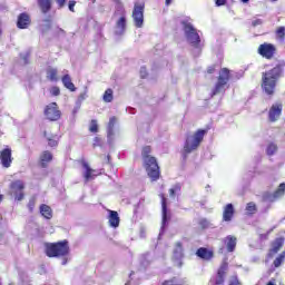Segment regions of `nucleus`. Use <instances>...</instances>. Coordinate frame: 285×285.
<instances>
[{"instance_id": "1", "label": "nucleus", "mask_w": 285, "mask_h": 285, "mask_svg": "<svg viewBox=\"0 0 285 285\" xmlns=\"http://www.w3.org/2000/svg\"><path fill=\"white\" fill-rule=\"evenodd\" d=\"M284 72V65L278 63L274 68L262 72L261 88L265 95L273 97L275 95V89L277 88V81Z\"/></svg>"}, {"instance_id": "2", "label": "nucleus", "mask_w": 285, "mask_h": 285, "mask_svg": "<svg viewBox=\"0 0 285 285\" xmlns=\"http://www.w3.org/2000/svg\"><path fill=\"white\" fill-rule=\"evenodd\" d=\"M153 147L147 145L141 149L142 166L151 181H158L161 177V170L159 169V163L157 158L151 156Z\"/></svg>"}, {"instance_id": "3", "label": "nucleus", "mask_w": 285, "mask_h": 285, "mask_svg": "<svg viewBox=\"0 0 285 285\" xmlns=\"http://www.w3.org/2000/svg\"><path fill=\"white\" fill-rule=\"evenodd\" d=\"M207 132L208 129H198L193 136H188L186 138L181 150L183 161H186V159H188V155L202 146V141H204V137H206Z\"/></svg>"}, {"instance_id": "4", "label": "nucleus", "mask_w": 285, "mask_h": 285, "mask_svg": "<svg viewBox=\"0 0 285 285\" xmlns=\"http://www.w3.org/2000/svg\"><path fill=\"white\" fill-rule=\"evenodd\" d=\"M45 254L47 257H68L70 255V245L68 239L59 240L57 243H46Z\"/></svg>"}, {"instance_id": "5", "label": "nucleus", "mask_w": 285, "mask_h": 285, "mask_svg": "<svg viewBox=\"0 0 285 285\" xmlns=\"http://www.w3.org/2000/svg\"><path fill=\"white\" fill-rule=\"evenodd\" d=\"M146 10L145 0H136L134 3V9L131 12V18L134 19V26L136 28H144V12Z\"/></svg>"}, {"instance_id": "6", "label": "nucleus", "mask_w": 285, "mask_h": 285, "mask_svg": "<svg viewBox=\"0 0 285 285\" xmlns=\"http://www.w3.org/2000/svg\"><path fill=\"white\" fill-rule=\"evenodd\" d=\"M230 81V69L228 68H222L219 70L218 80L213 89L212 95L215 97V95H219L222 90H224V86Z\"/></svg>"}, {"instance_id": "7", "label": "nucleus", "mask_w": 285, "mask_h": 285, "mask_svg": "<svg viewBox=\"0 0 285 285\" xmlns=\"http://www.w3.org/2000/svg\"><path fill=\"white\" fill-rule=\"evenodd\" d=\"M183 24H184L185 35L188 41L190 42V45L194 48H199V43H202V38L199 37L197 29H195V27H193V24L188 22H183Z\"/></svg>"}, {"instance_id": "8", "label": "nucleus", "mask_w": 285, "mask_h": 285, "mask_svg": "<svg viewBox=\"0 0 285 285\" xmlns=\"http://www.w3.org/2000/svg\"><path fill=\"white\" fill-rule=\"evenodd\" d=\"M43 115L47 121H59L62 114L57 102H50L45 107Z\"/></svg>"}, {"instance_id": "9", "label": "nucleus", "mask_w": 285, "mask_h": 285, "mask_svg": "<svg viewBox=\"0 0 285 285\" xmlns=\"http://www.w3.org/2000/svg\"><path fill=\"white\" fill-rule=\"evenodd\" d=\"M257 52L264 59H273L277 55V47L273 43L264 42L258 46Z\"/></svg>"}, {"instance_id": "10", "label": "nucleus", "mask_w": 285, "mask_h": 285, "mask_svg": "<svg viewBox=\"0 0 285 285\" xmlns=\"http://www.w3.org/2000/svg\"><path fill=\"white\" fill-rule=\"evenodd\" d=\"M226 273H228V264L223 262L217 269L216 276L209 279V284L224 285L226 282Z\"/></svg>"}, {"instance_id": "11", "label": "nucleus", "mask_w": 285, "mask_h": 285, "mask_svg": "<svg viewBox=\"0 0 285 285\" xmlns=\"http://www.w3.org/2000/svg\"><path fill=\"white\" fill-rule=\"evenodd\" d=\"M283 110H284V104H282V101H277L273 104L268 110L269 121L272 124H275V121H279Z\"/></svg>"}, {"instance_id": "12", "label": "nucleus", "mask_w": 285, "mask_h": 285, "mask_svg": "<svg viewBox=\"0 0 285 285\" xmlns=\"http://www.w3.org/2000/svg\"><path fill=\"white\" fill-rule=\"evenodd\" d=\"M12 161H14V158L12 157V148L7 146L4 149L0 150V164L2 168H10Z\"/></svg>"}, {"instance_id": "13", "label": "nucleus", "mask_w": 285, "mask_h": 285, "mask_svg": "<svg viewBox=\"0 0 285 285\" xmlns=\"http://www.w3.org/2000/svg\"><path fill=\"white\" fill-rule=\"evenodd\" d=\"M30 23H32V19H30V14L27 12H22L18 16L17 28H19V30H28Z\"/></svg>"}, {"instance_id": "14", "label": "nucleus", "mask_w": 285, "mask_h": 285, "mask_svg": "<svg viewBox=\"0 0 285 285\" xmlns=\"http://www.w3.org/2000/svg\"><path fill=\"white\" fill-rule=\"evenodd\" d=\"M196 255L199 257V259H204L205 262H210V259L215 257V252L206 247H200L196 250Z\"/></svg>"}, {"instance_id": "15", "label": "nucleus", "mask_w": 285, "mask_h": 285, "mask_svg": "<svg viewBox=\"0 0 285 285\" xmlns=\"http://www.w3.org/2000/svg\"><path fill=\"white\" fill-rule=\"evenodd\" d=\"M23 188H26V185L21 180H16L11 183V189L14 190V193H19V195L16 196L17 202H21L24 197Z\"/></svg>"}, {"instance_id": "16", "label": "nucleus", "mask_w": 285, "mask_h": 285, "mask_svg": "<svg viewBox=\"0 0 285 285\" xmlns=\"http://www.w3.org/2000/svg\"><path fill=\"white\" fill-rule=\"evenodd\" d=\"M224 244L227 248V253H235V248H237V237L228 235L224 238Z\"/></svg>"}, {"instance_id": "17", "label": "nucleus", "mask_w": 285, "mask_h": 285, "mask_svg": "<svg viewBox=\"0 0 285 285\" xmlns=\"http://www.w3.org/2000/svg\"><path fill=\"white\" fill-rule=\"evenodd\" d=\"M233 217H235V207L229 203L223 210V222H233Z\"/></svg>"}, {"instance_id": "18", "label": "nucleus", "mask_w": 285, "mask_h": 285, "mask_svg": "<svg viewBox=\"0 0 285 285\" xmlns=\"http://www.w3.org/2000/svg\"><path fill=\"white\" fill-rule=\"evenodd\" d=\"M284 246V238H276L275 242H272V248L269 249L268 257H273L276 253H279Z\"/></svg>"}, {"instance_id": "19", "label": "nucleus", "mask_w": 285, "mask_h": 285, "mask_svg": "<svg viewBox=\"0 0 285 285\" xmlns=\"http://www.w3.org/2000/svg\"><path fill=\"white\" fill-rule=\"evenodd\" d=\"M81 166L82 168H85V181H90V179H95V169L90 168V165H88V163L86 160H81Z\"/></svg>"}, {"instance_id": "20", "label": "nucleus", "mask_w": 285, "mask_h": 285, "mask_svg": "<svg viewBox=\"0 0 285 285\" xmlns=\"http://www.w3.org/2000/svg\"><path fill=\"white\" fill-rule=\"evenodd\" d=\"M52 161V153L45 150L40 155V166L41 168H48V164Z\"/></svg>"}, {"instance_id": "21", "label": "nucleus", "mask_w": 285, "mask_h": 285, "mask_svg": "<svg viewBox=\"0 0 285 285\" xmlns=\"http://www.w3.org/2000/svg\"><path fill=\"white\" fill-rule=\"evenodd\" d=\"M38 7L42 14H48L52 10V0H38Z\"/></svg>"}, {"instance_id": "22", "label": "nucleus", "mask_w": 285, "mask_h": 285, "mask_svg": "<svg viewBox=\"0 0 285 285\" xmlns=\"http://www.w3.org/2000/svg\"><path fill=\"white\" fill-rule=\"evenodd\" d=\"M119 213L109 210V226H111V228H119Z\"/></svg>"}, {"instance_id": "23", "label": "nucleus", "mask_w": 285, "mask_h": 285, "mask_svg": "<svg viewBox=\"0 0 285 285\" xmlns=\"http://www.w3.org/2000/svg\"><path fill=\"white\" fill-rule=\"evenodd\" d=\"M62 83L67 90H70V92H75L77 90V87H75V83L72 82V78H70V75H65L62 77Z\"/></svg>"}, {"instance_id": "24", "label": "nucleus", "mask_w": 285, "mask_h": 285, "mask_svg": "<svg viewBox=\"0 0 285 285\" xmlns=\"http://www.w3.org/2000/svg\"><path fill=\"white\" fill-rule=\"evenodd\" d=\"M159 197L161 199L163 220L166 222V219L168 217V203H167L165 194H159Z\"/></svg>"}, {"instance_id": "25", "label": "nucleus", "mask_w": 285, "mask_h": 285, "mask_svg": "<svg viewBox=\"0 0 285 285\" xmlns=\"http://www.w3.org/2000/svg\"><path fill=\"white\" fill-rule=\"evenodd\" d=\"M47 79L49 81H59V71L56 68L49 67L47 69Z\"/></svg>"}, {"instance_id": "26", "label": "nucleus", "mask_w": 285, "mask_h": 285, "mask_svg": "<svg viewBox=\"0 0 285 285\" xmlns=\"http://www.w3.org/2000/svg\"><path fill=\"white\" fill-rule=\"evenodd\" d=\"M40 214L45 217V219H50L52 217V208L46 204H41Z\"/></svg>"}, {"instance_id": "27", "label": "nucleus", "mask_w": 285, "mask_h": 285, "mask_svg": "<svg viewBox=\"0 0 285 285\" xmlns=\"http://www.w3.org/2000/svg\"><path fill=\"white\" fill-rule=\"evenodd\" d=\"M116 28L120 35L126 32V16H122L117 20Z\"/></svg>"}, {"instance_id": "28", "label": "nucleus", "mask_w": 285, "mask_h": 285, "mask_svg": "<svg viewBox=\"0 0 285 285\" xmlns=\"http://www.w3.org/2000/svg\"><path fill=\"white\" fill-rule=\"evenodd\" d=\"M181 194V183H176L170 189H169V197L174 199V197H177V195Z\"/></svg>"}, {"instance_id": "29", "label": "nucleus", "mask_w": 285, "mask_h": 285, "mask_svg": "<svg viewBox=\"0 0 285 285\" xmlns=\"http://www.w3.org/2000/svg\"><path fill=\"white\" fill-rule=\"evenodd\" d=\"M173 257H184V245L181 244V242H177L175 244Z\"/></svg>"}, {"instance_id": "30", "label": "nucleus", "mask_w": 285, "mask_h": 285, "mask_svg": "<svg viewBox=\"0 0 285 285\" xmlns=\"http://www.w3.org/2000/svg\"><path fill=\"white\" fill-rule=\"evenodd\" d=\"M285 195V183L279 184L277 189L274 191L273 197L274 199H282Z\"/></svg>"}, {"instance_id": "31", "label": "nucleus", "mask_w": 285, "mask_h": 285, "mask_svg": "<svg viewBox=\"0 0 285 285\" xmlns=\"http://www.w3.org/2000/svg\"><path fill=\"white\" fill-rule=\"evenodd\" d=\"M112 99H115L112 89L111 88L106 89L102 96V101H105V104H110L112 102Z\"/></svg>"}, {"instance_id": "32", "label": "nucleus", "mask_w": 285, "mask_h": 285, "mask_svg": "<svg viewBox=\"0 0 285 285\" xmlns=\"http://www.w3.org/2000/svg\"><path fill=\"white\" fill-rule=\"evenodd\" d=\"M161 285H186L185 281H178L177 277H171L169 279H165Z\"/></svg>"}, {"instance_id": "33", "label": "nucleus", "mask_w": 285, "mask_h": 285, "mask_svg": "<svg viewBox=\"0 0 285 285\" xmlns=\"http://www.w3.org/2000/svg\"><path fill=\"white\" fill-rule=\"evenodd\" d=\"M47 141H48V146H50V148H57L59 146V138L57 137V135L48 137Z\"/></svg>"}, {"instance_id": "34", "label": "nucleus", "mask_w": 285, "mask_h": 285, "mask_svg": "<svg viewBox=\"0 0 285 285\" xmlns=\"http://www.w3.org/2000/svg\"><path fill=\"white\" fill-rule=\"evenodd\" d=\"M276 39L278 41H284L285 40V27H278L275 31Z\"/></svg>"}, {"instance_id": "35", "label": "nucleus", "mask_w": 285, "mask_h": 285, "mask_svg": "<svg viewBox=\"0 0 285 285\" xmlns=\"http://www.w3.org/2000/svg\"><path fill=\"white\" fill-rule=\"evenodd\" d=\"M284 259H285V254L284 253L279 254L278 257H276L275 261L273 262V266H275V268H279L282 264H284Z\"/></svg>"}, {"instance_id": "36", "label": "nucleus", "mask_w": 285, "mask_h": 285, "mask_svg": "<svg viewBox=\"0 0 285 285\" xmlns=\"http://www.w3.org/2000/svg\"><path fill=\"white\" fill-rule=\"evenodd\" d=\"M246 210L249 215H255V213H257V205H255L253 202L247 203Z\"/></svg>"}, {"instance_id": "37", "label": "nucleus", "mask_w": 285, "mask_h": 285, "mask_svg": "<svg viewBox=\"0 0 285 285\" xmlns=\"http://www.w3.org/2000/svg\"><path fill=\"white\" fill-rule=\"evenodd\" d=\"M171 259L176 268H181V266H184V257L173 256Z\"/></svg>"}, {"instance_id": "38", "label": "nucleus", "mask_w": 285, "mask_h": 285, "mask_svg": "<svg viewBox=\"0 0 285 285\" xmlns=\"http://www.w3.org/2000/svg\"><path fill=\"white\" fill-rule=\"evenodd\" d=\"M35 206H37V197H31L29 199L28 205H27V208L29 209V213H35Z\"/></svg>"}, {"instance_id": "39", "label": "nucleus", "mask_w": 285, "mask_h": 285, "mask_svg": "<svg viewBox=\"0 0 285 285\" xmlns=\"http://www.w3.org/2000/svg\"><path fill=\"white\" fill-rule=\"evenodd\" d=\"M276 153H277V146L274 142H271L267 146V155L271 157V156H273Z\"/></svg>"}, {"instance_id": "40", "label": "nucleus", "mask_w": 285, "mask_h": 285, "mask_svg": "<svg viewBox=\"0 0 285 285\" xmlns=\"http://www.w3.org/2000/svg\"><path fill=\"white\" fill-rule=\"evenodd\" d=\"M89 130L90 132H99V125H97V120H91Z\"/></svg>"}, {"instance_id": "41", "label": "nucleus", "mask_w": 285, "mask_h": 285, "mask_svg": "<svg viewBox=\"0 0 285 285\" xmlns=\"http://www.w3.org/2000/svg\"><path fill=\"white\" fill-rule=\"evenodd\" d=\"M50 94L52 95V97H59L61 95V89H59V87L53 86L50 89Z\"/></svg>"}, {"instance_id": "42", "label": "nucleus", "mask_w": 285, "mask_h": 285, "mask_svg": "<svg viewBox=\"0 0 285 285\" xmlns=\"http://www.w3.org/2000/svg\"><path fill=\"white\" fill-rule=\"evenodd\" d=\"M228 285H242V282H239L237 275H234L230 277Z\"/></svg>"}, {"instance_id": "43", "label": "nucleus", "mask_w": 285, "mask_h": 285, "mask_svg": "<svg viewBox=\"0 0 285 285\" xmlns=\"http://www.w3.org/2000/svg\"><path fill=\"white\" fill-rule=\"evenodd\" d=\"M115 124H117V117L112 116L108 122L109 130H112V128H115Z\"/></svg>"}, {"instance_id": "44", "label": "nucleus", "mask_w": 285, "mask_h": 285, "mask_svg": "<svg viewBox=\"0 0 285 285\" xmlns=\"http://www.w3.org/2000/svg\"><path fill=\"white\" fill-rule=\"evenodd\" d=\"M198 224H199L200 228H203V229H206L209 226L208 219H206V218L200 219L198 222Z\"/></svg>"}, {"instance_id": "45", "label": "nucleus", "mask_w": 285, "mask_h": 285, "mask_svg": "<svg viewBox=\"0 0 285 285\" xmlns=\"http://www.w3.org/2000/svg\"><path fill=\"white\" fill-rule=\"evenodd\" d=\"M75 6H77V1L70 0L68 3V8H69L70 12H75Z\"/></svg>"}, {"instance_id": "46", "label": "nucleus", "mask_w": 285, "mask_h": 285, "mask_svg": "<svg viewBox=\"0 0 285 285\" xmlns=\"http://www.w3.org/2000/svg\"><path fill=\"white\" fill-rule=\"evenodd\" d=\"M114 3L119 8L120 10H124V2L121 0H112Z\"/></svg>"}, {"instance_id": "47", "label": "nucleus", "mask_w": 285, "mask_h": 285, "mask_svg": "<svg viewBox=\"0 0 285 285\" xmlns=\"http://www.w3.org/2000/svg\"><path fill=\"white\" fill-rule=\"evenodd\" d=\"M216 68H217V67H216L215 65L209 66V67L207 68V75H213V73H215Z\"/></svg>"}, {"instance_id": "48", "label": "nucleus", "mask_w": 285, "mask_h": 285, "mask_svg": "<svg viewBox=\"0 0 285 285\" xmlns=\"http://www.w3.org/2000/svg\"><path fill=\"white\" fill-rule=\"evenodd\" d=\"M94 148H97V146H101V138H99V137H96L95 139H94Z\"/></svg>"}, {"instance_id": "49", "label": "nucleus", "mask_w": 285, "mask_h": 285, "mask_svg": "<svg viewBox=\"0 0 285 285\" xmlns=\"http://www.w3.org/2000/svg\"><path fill=\"white\" fill-rule=\"evenodd\" d=\"M58 9L61 10L66 6V0H57Z\"/></svg>"}, {"instance_id": "50", "label": "nucleus", "mask_w": 285, "mask_h": 285, "mask_svg": "<svg viewBox=\"0 0 285 285\" xmlns=\"http://www.w3.org/2000/svg\"><path fill=\"white\" fill-rule=\"evenodd\" d=\"M216 6H226V0H215Z\"/></svg>"}, {"instance_id": "51", "label": "nucleus", "mask_w": 285, "mask_h": 285, "mask_svg": "<svg viewBox=\"0 0 285 285\" xmlns=\"http://www.w3.org/2000/svg\"><path fill=\"white\" fill-rule=\"evenodd\" d=\"M173 3V0H165L166 6H170Z\"/></svg>"}, {"instance_id": "52", "label": "nucleus", "mask_w": 285, "mask_h": 285, "mask_svg": "<svg viewBox=\"0 0 285 285\" xmlns=\"http://www.w3.org/2000/svg\"><path fill=\"white\" fill-rule=\"evenodd\" d=\"M66 264H68V259H67V258H65V259L62 261V266H66Z\"/></svg>"}, {"instance_id": "53", "label": "nucleus", "mask_w": 285, "mask_h": 285, "mask_svg": "<svg viewBox=\"0 0 285 285\" xmlns=\"http://www.w3.org/2000/svg\"><path fill=\"white\" fill-rule=\"evenodd\" d=\"M3 202V195H0V204Z\"/></svg>"}, {"instance_id": "54", "label": "nucleus", "mask_w": 285, "mask_h": 285, "mask_svg": "<svg viewBox=\"0 0 285 285\" xmlns=\"http://www.w3.org/2000/svg\"><path fill=\"white\" fill-rule=\"evenodd\" d=\"M249 0H242L243 3H248Z\"/></svg>"}, {"instance_id": "55", "label": "nucleus", "mask_w": 285, "mask_h": 285, "mask_svg": "<svg viewBox=\"0 0 285 285\" xmlns=\"http://www.w3.org/2000/svg\"><path fill=\"white\" fill-rule=\"evenodd\" d=\"M267 285H275V283H273V282H268V283H267Z\"/></svg>"}, {"instance_id": "56", "label": "nucleus", "mask_w": 285, "mask_h": 285, "mask_svg": "<svg viewBox=\"0 0 285 285\" xmlns=\"http://www.w3.org/2000/svg\"><path fill=\"white\" fill-rule=\"evenodd\" d=\"M47 135H48V132L45 131V132H43V136L47 137Z\"/></svg>"}, {"instance_id": "57", "label": "nucleus", "mask_w": 285, "mask_h": 285, "mask_svg": "<svg viewBox=\"0 0 285 285\" xmlns=\"http://www.w3.org/2000/svg\"><path fill=\"white\" fill-rule=\"evenodd\" d=\"M48 23H50V20H46Z\"/></svg>"}, {"instance_id": "58", "label": "nucleus", "mask_w": 285, "mask_h": 285, "mask_svg": "<svg viewBox=\"0 0 285 285\" xmlns=\"http://www.w3.org/2000/svg\"><path fill=\"white\" fill-rule=\"evenodd\" d=\"M1 219H3V217H1V215H0V220H1Z\"/></svg>"}]
</instances>
